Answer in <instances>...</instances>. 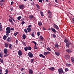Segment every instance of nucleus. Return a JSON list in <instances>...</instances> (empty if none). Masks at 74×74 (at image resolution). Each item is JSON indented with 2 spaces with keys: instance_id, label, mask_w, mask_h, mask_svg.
I'll return each mask as SVG.
<instances>
[{
  "instance_id": "1",
  "label": "nucleus",
  "mask_w": 74,
  "mask_h": 74,
  "mask_svg": "<svg viewBox=\"0 0 74 74\" xmlns=\"http://www.w3.org/2000/svg\"><path fill=\"white\" fill-rule=\"evenodd\" d=\"M66 45L67 48H69V45H71V48H73L74 47V45L71 43L70 41H69L68 43H66Z\"/></svg>"
},
{
  "instance_id": "2",
  "label": "nucleus",
  "mask_w": 74,
  "mask_h": 74,
  "mask_svg": "<svg viewBox=\"0 0 74 74\" xmlns=\"http://www.w3.org/2000/svg\"><path fill=\"white\" fill-rule=\"evenodd\" d=\"M6 33L10 34L11 32V28L9 27H8L6 28Z\"/></svg>"
},
{
  "instance_id": "3",
  "label": "nucleus",
  "mask_w": 74,
  "mask_h": 74,
  "mask_svg": "<svg viewBox=\"0 0 74 74\" xmlns=\"http://www.w3.org/2000/svg\"><path fill=\"white\" fill-rule=\"evenodd\" d=\"M58 70L59 73H64L63 70L62 68L58 69Z\"/></svg>"
},
{
  "instance_id": "4",
  "label": "nucleus",
  "mask_w": 74,
  "mask_h": 74,
  "mask_svg": "<svg viewBox=\"0 0 74 74\" xmlns=\"http://www.w3.org/2000/svg\"><path fill=\"white\" fill-rule=\"evenodd\" d=\"M48 13L49 14V16L50 18H52V13L50 11H49Z\"/></svg>"
},
{
  "instance_id": "5",
  "label": "nucleus",
  "mask_w": 74,
  "mask_h": 74,
  "mask_svg": "<svg viewBox=\"0 0 74 74\" xmlns=\"http://www.w3.org/2000/svg\"><path fill=\"white\" fill-rule=\"evenodd\" d=\"M19 7L20 8V9L23 10V9L25 8V5L23 4L20 5Z\"/></svg>"
},
{
  "instance_id": "6",
  "label": "nucleus",
  "mask_w": 74,
  "mask_h": 74,
  "mask_svg": "<svg viewBox=\"0 0 74 74\" xmlns=\"http://www.w3.org/2000/svg\"><path fill=\"white\" fill-rule=\"evenodd\" d=\"M29 58H33V54L31 52H29L28 54Z\"/></svg>"
},
{
  "instance_id": "7",
  "label": "nucleus",
  "mask_w": 74,
  "mask_h": 74,
  "mask_svg": "<svg viewBox=\"0 0 74 74\" xmlns=\"http://www.w3.org/2000/svg\"><path fill=\"white\" fill-rule=\"evenodd\" d=\"M12 39V38H11V37H9L7 38L6 39V41L8 42H10L11 41Z\"/></svg>"
},
{
  "instance_id": "8",
  "label": "nucleus",
  "mask_w": 74,
  "mask_h": 74,
  "mask_svg": "<svg viewBox=\"0 0 74 74\" xmlns=\"http://www.w3.org/2000/svg\"><path fill=\"white\" fill-rule=\"evenodd\" d=\"M66 52H68V53H71L72 52L71 50L68 49L66 50Z\"/></svg>"
},
{
  "instance_id": "9",
  "label": "nucleus",
  "mask_w": 74,
  "mask_h": 74,
  "mask_svg": "<svg viewBox=\"0 0 74 74\" xmlns=\"http://www.w3.org/2000/svg\"><path fill=\"white\" fill-rule=\"evenodd\" d=\"M18 54L19 56H21L23 54V53L21 50H19L18 52Z\"/></svg>"
},
{
  "instance_id": "10",
  "label": "nucleus",
  "mask_w": 74,
  "mask_h": 74,
  "mask_svg": "<svg viewBox=\"0 0 74 74\" xmlns=\"http://www.w3.org/2000/svg\"><path fill=\"white\" fill-rule=\"evenodd\" d=\"M53 26L54 27V28H55L57 30H59V27L56 25L53 24Z\"/></svg>"
},
{
  "instance_id": "11",
  "label": "nucleus",
  "mask_w": 74,
  "mask_h": 74,
  "mask_svg": "<svg viewBox=\"0 0 74 74\" xmlns=\"http://www.w3.org/2000/svg\"><path fill=\"white\" fill-rule=\"evenodd\" d=\"M3 51L5 54H7L8 53L7 49H4Z\"/></svg>"
},
{
  "instance_id": "12",
  "label": "nucleus",
  "mask_w": 74,
  "mask_h": 74,
  "mask_svg": "<svg viewBox=\"0 0 74 74\" xmlns=\"http://www.w3.org/2000/svg\"><path fill=\"white\" fill-rule=\"evenodd\" d=\"M50 54V52L49 51L45 52L43 53V54L45 55V56H46V55H48V54Z\"/></svg>"
},
{
  "instance_id": "13",
  "label": "nucleus",
  "mask_w": 74,
  "mask_h": 74,
  "mask_svg": "<svg viewBox=\"0 0 74 74\" xmlns=\"http://www.w3.org/2000/svg\"><path fill=\"white\" fill-rule=\"evenodd\" d=\"M36 35V33L35 32H33L31 34V36L32 37H35Z\"/></svg>"
},
{
  "instance_id": "14",
  "label": "nucleus",
  "mask_w": 74,
  "mask_h": 74,
  "mask_svg": "<svg viewBox=\"0 0 74 74\" xmlns=\"http://www.w3.org/2000/svg\"><path fill=\"white\" fill-rule=\"evenodd\" d=\"M49 70H51V71H54L55 70V67H51L49 68Z\"/></svg>"
},
{
  "instance_id": "15",
  "label": "nucleus",
  "mask_w": 74,
  "mask_h": 74,
  "mask_svg": "<svg viewBox=\"0 0 74 74\" xmlns=\"http://www.w3.org/2000/svg\"><path fill=\"white\" fill-rule=\"evenodd\" d=\"M3 56L4 55H3V53L0 52V58H3Z\"/></svg>"
},
{
  "instance_id": "16",
  "label": "nucleus",
  "mask_w": 74,
  "mask_h": 74,
  "mask_svg": "<svg viewBox=\"0 0 74 74\" xmlns=\"http://www.w3.org/2000/svg\"><path fill=\"white\" fill-rule=\"evenodd\" d=\"M0 5L1 7H2V6L4 5V2H0Z\"/></svg>"
},
{
  "instance_id": "17",
  "label": "nucleus",
  "mask_w": 74,
  "mask_h": 74,
  "mask_svg": "<svg viewBox=\"0 0 74 74\" xmlns=\"http://www.w3.org/2000/svg\"><path fill=\"white\" fill-rule=\"evenodd\" d=\"M65 59H66V60H68V59H70V57L69 56H66L65 57Z\"/></svg>"
},
{
  "instance_id": "18",
  "label": "nucleus",
  "mask_w": 74,
  "mask_h": 74,
  "mask_svg": "<svg viewBox=\"0 0 74 74\" xmlns=\"http://www.w3.org/2000/svg\"><path fill=\"white\" fill-rule=\"evenodd\" d=\"M29 74H33V71H32V70L29 69Z\"/></svg>"
},
{
  "instance_id": "19",
  "label": "nucleus",
  "mask_w": 74,
  "mask_h": 74,
  "mask_svg": "<svg viewBox=\"0 0 74 74\" xmlns=\"http://www.w3.org/2000/svg\"><path fill=\"white\" fill-rule=\"evenodd\" d=\"M7 38V36L6 35H4L3 36V39L4 40H6Z\"/></svg>"
},
{
  "instance_id": "20",
  "label": "nucleus",
  "mask_w": 74,
  "mask_h": 74,
  "mask_svg": "<svg viewBox=\"0 0 74 74\" xmlns=\"http://www.w3.org/2000/svg\"><path fill=\"white\" fill-rule=\"evenodd\" d=\"M71 61L72 63H74V58H73V57H71Z\"/></svg>"
},
{
  "instance_id": "21",
  "label": "nucleus",
  "mask_w": 74,
  "mask_h": 74,
  "mask_svg": "<svg viewBox=\"0 0 74 74\" xmlns=\"http://www.w3.org/2000/svg\"><path fill=\"white\" fill-rule=\"evenodd\" d=\"M9 45V49H12V45L11 44L9 43L8 44Z\"/></svg>"
},
{
  "instance_id": "22",
  "label": "nucleus",
  "mask_w": 74,
  "mask_h": 74,
  "mask_svg": "<svg viewBox=\"0 0 74 74\" xmlns=\"http://www.w3.org/2000/svg\"><path fill=\"white\" fill-rule=\"evenodd\" d=\"M27 29L29 33H30L32 31V29L31 28H27Z\"/></svg>"
},
{
  "instance_id": "23",
  "label": "nucleus",
  "mask_w": 74,
  "mask_h": 74,
  "mask_svg": "<svg viewBox=\"0 0 74 74\" xmlns=\"http://www.w3.org/2000/svg\"><path fill=\"white\" fill-rule=\"evenodd\" d=\"M39 56L40 57V58H45V57L42 54H40Z\"/></svg>"
},
{
  "instance_id": "24",
  "label": "nucleus",
  "mask_w": 74,
  "mask_h": 74,
  "mask_svg": "<svg viewBox=\"0 0 74 74\" xmlns=\"http://www.w3.org/2000/svg\"><path fill=\"white\" fill-rule=\"evenodd\" d=\"M9 22H10L11 23H12V25H14V23H13V22H12V20L11 19L9 18Z\"/></svg>"
},
{
  "instance_id": "25",
  "label": "nucleus",
  "mask_w": 74,
  "mask_h": 74,
  "mask_svg": "<svg viewBox=\"0 0 74 74\" xmlns=\"http://www.w3.org/2000/svg\"><path fill=\"white\" fill-rule=\"evenodd\" d=\"M51 30H52V32H53L54 33H56V30L54 29L53 28H51Z\"/></svg>"
},
{
  "instance_id": "26",
  "label": "nucleus",
  "mask_w": 74,
  "mask_h": 74,
  "mask_svg": "<svg viewBox=\"0 0 74 74\" xmlns=\"http://www.w3.org/2000/svg\"><path fill=\"white\" fill-rule=\"evenodd\" d=\"M33 15L29 16V18L30 19H33Z\"/></svg>"
},
{
  "instance_id": "27",
  "label": "nucleus",
  "mask_w": 74,
  "mask_h": 74,
  "mask_svg": "<svg viewBox=\"0 0 74 74\" xmlns=\"http://www.w3.org/2000/svg\"><path fill=\"white\" fill-rule=\"evenodd\" d=\"M23 39H25L26 38V34H23L22 36Z\"/></svg>"
},
{
  "instance_id": "28",
  "label": "nucleus",
  "mask_w": 74,
  "mask_h": 74,
  "mask_svg": "<svg viewBox=\"0 0 74 74\" xmlns=\"http://www.w3.org/2000/svg\"><path fill=\"white\" fill-rule=\"evenodd\" d=\"M64 41V42H65V43H68L69 41L66 39H65Z\"/></svg>"
},
{
  "instance_id": "29",
  "label": "nucleus",
  "mask_w": 74,
  "mask_h": 74,
  "mask_svg": "<svg viewBox=\"0 0 74 74\" xmlns=\"http://www.w3.org/2000/svg\"><path fill=\"white\" fill-rule=\"evenodd\" d=\"M5 47L6 48H8V45L7 43H5L4 45Z\"/></svg>"
},
{
  "instance_id": "30",
  "label": "nucleus",
  "mask_w": 74,
  "mask_h": 74,
  "mask_svg": "<svg viewBox=\"0 0 74 74\" xmlns=\"http://www.w3.org/2000/svg\"><path fill=\"white\" fill-rule=\"evenodd\" d=\"M55 53L56 55H57V56H59V55H60V53H59L58 52H55Z\"/></svg>"
},
{
  "instance_id": "31",
  "label": "nucleus",
  "mask_w": 74,
  "mask_h": 74,
  "mask_svg": "<svg viewBox=\"0 0 74 74\" xmlns=\"http://www.w3.org/2000/svg\"><path fill=\"white\" fill-rule=\"evenodd\" d=\"M24 50L25 51H27L28 50V47H24Z\"/></svg>"
},
{
  "instance_id": "32",
  "label": "nucleus",
  "mask_w": 74,
  "mask_h": 74,
  "mask_svg": "<svg viewBox=\"0 0 74 74\" xmlns=\"http://www.w3.org/2000/svg\"><path fill=\"white\" fill-rule=\"evenodd\" d=\"M40 40H44V38L42 36H40Z\"/></svg>"
},
{
  "instance_id": "33",
  "label": "nucleus",
  "mask_w": 74,
  "mask_h": 74,
  "mask_svg": "<svg viewBox=\"0 0 74 74\" xmlns=\"http://www.w3.org/2000/svg\"><path fill=\"white\" fill-rule=\"evenodd\" d=\"M38 25L39 26H41L42 25V23H41V22L40 21L38 22Z\"/></svg>"
},
{
  "instance_id": "34",
  "label": "nucleus",
  "mask_w": 74,
  "mask_h": 74,
  "mask_svg": "<svg viewBox=\"0 0 74 74\" xmlns=\"http://www.w3.org/2000/svg\"><path fill=\"white\" fill-rule=\"evenodd\" d=\"M55 47L56 48H57L59 47V45H58V44H56L55 45Z\"/></svg>"
},
{
  "instance_id": "35",
  "label": "nucleus",
  "mask_w": 74,
  "mask_h": 74,
  "mask_svg": "<svg viewBox=\"0 0 74 74\" xmlns=\"http://www.w3.org/2000/svg\"><path fill=\"white\" fill-rule=\"evenodd\" d=\"M22 18V17L21 16H19L17 18V19L18 21H20V20Z\"/></svg>"
},
{
  "instance_id": "36",
  "label": "nucleus",
  "mask_w": 74,
  "mask_h": 74,
  "mask_svg": "<svg viewBox=\"0 0 74 74\" xmlns=\"http://www.w3.org/2000/svg\"><path fill=\"white\" fill-rule=\"evenodd\" d=\"M32 42L34 43V44H35V46H36L37 45V42H35L34 41H33Z\"/></svg>"
},
{
  "instance_id": "37",
  "label": "nucleus",
  "mask_w": 74,
  "mask_h": 74,
  "mask_svg": "<svg viewBox=\"0 0 74 74\" xmlns=\"http://www.w3.org/2000/svg\"><path fill=\"white\" fill-rule=\"evenodd\" d=\"M24 31L25 32V33L27 34V33H28V32H27V29H24Z\"/></svg>"
},
{
  "instance_id": "38",
  "label": "nucleus",
  "mask_w": 74,
  "mask_h": 74,
  "mask_svg": "<svg viewBox=\"0 0 74 74\" xmlns=\"http://www.w3.org/2000/svg\"><path fill=\"white\" fill-rule=\"evenodd\" d=\"M34 61V59H31L30 62L31 63H33V62Z\"/></svg>"
},
{
  "instance_id": "39",
  "label": "nucleus",
  "mask_w": 74,
  "mask_h": 74,
  "mask_svg": "<svg viewBox=\"0 0 74 74\" xmlns=\"http://www.w3.org/2000/svg\"><path fill=\"white\" fill-rule=\"evenodd\" d=\"M28 50H31V49H32V47L30 46L28 47Z\"/></svg>"
},
{
  "instance_id": "40",
  "label": "nucleus",
  "mask_w": 74,
  "mask_h": 74,
  "mask_svg": "<svg viewBox=\"0 0 74 74\" xmlns=\"http://www.w3.org/2000/svg\"><path fill=\"white\" fill-rule=\"evenodd\" d=\"M40 13V14H41L42 16H43L44 14H43V12H42L41 11Z\"/></svg>"
},
{
  "instance_id": "41",
  "label": "nucleus",
  "mask_w": 74,
  "mask_h": 74,
  "mask_svg": "<svg viewBox=\"0 0 74 74\" xmlns=\"http://www.w3.org/2000/svg\"><path fill=\"white\" fill-rule=\"evenodd\" d=\"M53 38H56V36L55 34H53Z\"/></svg>"
},
{
  "instance_id": "42",
  "label": "nucleus",
  "mask_w": 74,
  "mask_h": 74,
  "mask_svg": "<svg viewBox=\"0 0 74 74\" xmlns=\"http://www.w3.org/2000/svg\"><path fill=\"white\" fill-rule=\"evenodd\" d=\"M47 50H48L49 51H50V52H51V49L49 47H48L47 48Z\"/></svg>"
},
{
  "instance_id": "43",
  "label": "nucleus",
  "mask_w": 74,
  "mask_h": 74,
  "mask_svg": "<svg viewBox=\"0 0 74 74\" xmlns=\"http://www.w3.org/2000/svg\"><path fill=\"white\" fill-rule=\"evenodd\" d=\"M40 33L39 32H37V35L38 36H40Z\"/></svg>"
},
{
  "instance_id": "44",
  "label": "nucleus",
  "mask_w": 74,
  "mask_h": 74,
  "mask_svg": "<svg viewBox=\"0 0 74 74\" xmlns=\"http://www.w3.org/2000/svg\"><path fill=\"white\" fill-rule=\"evenodd\" d=\"M0 62L1 63H3V59H2V58H1L0 59Z\"/></svg>"
},
{
  "instance_id": "45",
  "label": "nucleus",
  "mask_w": 74,
  "mask_h": 74,
  "mask_svg": "<svg viewBox=\"0 0 74 74\" xmlns=\"http://www.w3.org/2000/svg\"><path fill=\"white\" fill-rule=\"evenodd\" d=\"M31 4L32 5H35V4L33 2H32Z\"/></svg>"
},
{
  "instance_id": "46",
  "label": "nucleus",
  "mask_w": 74,
  "mask_h": 74,
  "mask_svg": "<svg viewBox=\"0 0 74 74\" xmlns=\"http://www.w3.org/2000/svg\"><path fill=\"white\" fill-rule=\"evenodd\" d=\"M66 66H71V64H66Z\"/></svg>"
},
{
  "instance_id": "47",
  "label": "nucleus",
  "mask_w": 74,
  "mask_h": 74,
  "mask_svg": "<svg viewBox=\"0 0 74 74\" xmlns=\"http://www.w3.org/2000/svg\"><path fill=\"white\" fill-rule=\"evenodd\" d=\"M3 31V28H2V27H0V31Z\"/></svg>"
},
{
  "instance_id": "48",
  "label": "nucleus",
  "mask_w": 74,
  "mask_h": 74,
  "mask_svg": "<svg viewBox=\"0 0 74 74\" xmlns=\"http://www.w3.org/2000/svg\"><path fill=\"white\" fill-rule=\"evenodd\" d=\"M18 34V32H16L14 34V35L15 36H16V35H17Z\"/></svg>"
},
{
  "instance_id": "49",
  "label": "nucleus",
  "mask_w": 74,
  "mask_h": 74,
  "mask_svg": "<svg viewBox=\"0 0 74 74\" xmlns=\"http://www.w3.org/2000/svg\"><path fill=\"white\" fill-rule=\"evenodd\" d=\"M25 23V21H22L21 22V25H24Z\"/></svg>"
},
{
  "instance_id": "50",
  "label": "nucleus",
  "mask_w": 74,
  "mask_h": 74,
  "mask_svg": "<svg viewBox=\"0 0 74 74\" xmlns=\"http://www.w3.org/2000/svg\"><path fill=\"white\" fill-rule=\"evenodd\" d=\"M36 6L37 7V8H38V9H40V6H38V5H36Z\"/></svg>"
},
{
  "instance_id": "51",
  "label": "nucleus",
  "mask_w": 74,
  "mask_h": 74,
  "mask_svg": "<svg viewBox=\"0 0 74 74\" xmlns=\"http://www.w3.org/2000/svg\"><path fill=\"white\" fill-rule=\"evenodd\" d=\"M65 71L66 72L69 71V69L68 68H66L65 69Z\"/></svg>"
},
{
  "instance_id": "52",
  "label": "nucleus",
  "mask_w": 74,
  "mask_h": 74,
  "mask_svg": "<svg viewBox=\"0 0 74 74\" xmlns=\"http://www.w3.org/2000/svg\"><path fill=\"white\" fill-rule=\"evenodd\" d=\"M30 27H32V25H29L28 26V28H30Z\"/></svg>"
},
{
  "instance_id": "53",
  "label": "nucleus",
  "mask_w": 74,
  "mask_h": 74,
  "mask_svg": "<svg viewBox=\"0 0 74 74\" xmlns=\"http://www.w3.org/2000/svg\"><path fill=\"white\" fill-rule=\"evenodd\" d=\"M5 0H0V2H4Z\"/></svg>"
},
{
  "instance_id": "54",
  "label": "nucleus",
  "mask_w": 74,
  "mask_h": 74,
  "mask_svg": "<svg viewBox=\"0 0 74 74\" xmlns=\"http://www.w3.org/2000/svg\"><path fill=\"white\" fill-rule=\"evenodd\" d=\"M8 54H5V55L4 56V57H5V58L6 57H7V56H8Z\"/></svg>"
},
{
  "instance_id": "55",
  "label": "nucleus",
  "mask_w": 74,
  "mask_h": 74,
  "mask_svg": "<svg viewBox=\"0 0 74 74\" xmlns=\"http://www.w3.org/2000/svg\"><path fill=\"white\" fill-rule=\"evenodd\" d=\"M14 2L13 1H12L11 2V5H13L14 4Z\"/></svg>"
},
{
  "instance_id": "56",
  "label": "nucleus",
  "mask_w": 74,
  "mask_h": 74,
  "mask_svg": "<svg viewBox=\"0 0 74 74\" xmlns=\"http://www.w3.org/2000/svg\"><path fill=\"white\" fill-rule=\"evenodd\" d=\"M24 70V68H23L21 69V71H23Z\"/></svg>"
},
{
  "instance_id": "57",
  "label": "nucleus",
  "mask_w": 74,
  "mask_h": 74,
  "mask_svg": "<svg viewBox=\"0 0 74 74\" xmlns=\"http://www.w3.org/2000/svg\"><path fill=\"white\" fill-rule=\"evenodd\" d=\"M38 1L40 3H42V0H38Z\"/></svg>"
},
{
  "instance_id": "58",
  "label": "nucleus",
  "mask_w": 74,
  "mask_h": 74,
  "mask_svg": "<svg viewBox=\"0 0 74 74\" xmlns=\"http://www.w3.org/2000/svg\"><path fill=\"white\" fill-rule=\"evenodd\" d=\"M8 69H6V70H5L6 73H8Z\"/></svg>"
},
{
  "instance_id": "59",
  "label": "nucleus",
  "mask_w": 74,
  "mask_h": 74,
  "mask_svg": "<svg viewBox=\"0 0 74 74\" xmlns=\"http://www.w3.org/2000/svg\"><path fill=\"white\" fill-rule=\"evenodd\" d=\"M6 36H7V37H8V36H10V35H9V34H8V33L6 34Z\"/></svg>"
},
{
  "instance_id": "60",
  "label": "nucleus",
  "mask_w": 74,
  "mask_h": 74,
  "mask_svg": "<svg viewBox=\"0 0 74 74\" xmlns=\"http://www.w3.org/2000/svg\"><path fill=\"white\" fill-rule=\"evenodd\" d=\"M11 30H14V28H11Z\"/></svg>"
},
{
  "instance_id": "61",
  "label": "nucleus",
  "mask_w": 74,
  "mask_h": 74,
  "mask_svg": "<svg viewBox=\"0 0 74 74\" xmlns=\"http://www.w3.org/2000/svg\"><path fill=\"white\" fill-rule=\"evenodd\" d=\"M34 49H37V47L36 46L35 47H34Z\"/></svg>"
},
{
  "instance_id": "62",
  "label": "nucleus",
  "mask_w": 74,
  "mask_h": 74,
  "mask_svg": "<svg viewBox=\"0 0 74 74\" xmlns=\"http://www.w3.org/2000/svg\"><path fill=\"white\" fill-rule=\"evenodd\" d=\"M0 72L2 73V70L1 69V68L0 67Z\"/></svg>"
},
{
  "instance_id": "63",
  "label": "nucleus",
  "mask_w": 74,
  "mask_h": 74,
  "mask_svg": "<svg viewBox=\"0 0 74 74\" xmlns=\"http://www.w3.org/2000/svg\"><path fill=\"white\" fill-rule=\"evenodd\" d=\"M16 44H18V40H16Z\"/></svg>"
},
{
  "instance_id": "64",
  "label": "nucleus",
  "mask_w": 74,
  "mask_h": 74,
  "mask_svg": "<svg viewBox=\"0 0 74 74\" xmlns=\"http://www.w3.org/2000/svg\"><path fill=\"white\" fill-rule=\"evenodd\" d=\"M72 20H73V23H74V18H72Z\"/></svg>"
}]
</instances>
